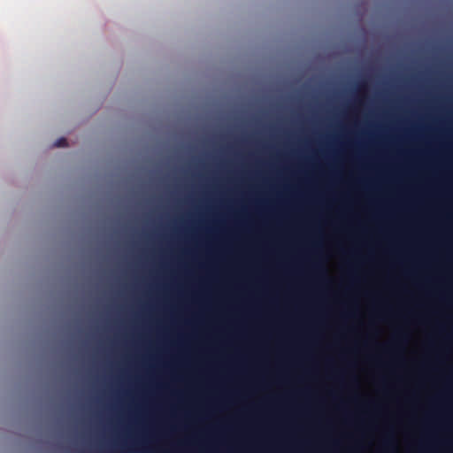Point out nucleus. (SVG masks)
Here are the masks:
<instances>
[{
	"label": "nucleus",
	"instance_id": "2",
	"mask_svg": "<svg viewBox=\"0 0 453 453\" xmlns=\"http://www.w3.org/2000/svg\"><path fill=\"white\" fill-rule=\"evenodd\" d=\"M54 146L55 147H65V146H67V141L65 138H59L55 142Z\"/></svg>",
	"mask_w": 453,
	"mask_h": 453
},
{
	"label": "nucleus",
	"instance_id": "3",
	"mask_svg": "<svg viewBox=\"0 0 453 453\" xmlns=\"http://www.w3.org/2000/svg\"><path fill=\"white\" fill-rule=\"evenodd\" d=\"M403 334H399L398 335V340L400 341L402 338H403Z\"/></svg>",
	"mask_w": 453,
	"mask_h": 453
},
{
	"label": "nucleus",
	"instance_id": "1",
	"mask_svg": "<svg viewBox=\"0 0 453 453\" xmlns=\"http://www.w3.org/2000/svg\"><path fill=\"white\" fill-rule=\"evenodd\" d=\"M385 448L388 450L395 449V441L392 439L388 438L385 441Z\"/></svg>",
	"mask_w": 453,
	"mask_h": 453
}]
</instances>
